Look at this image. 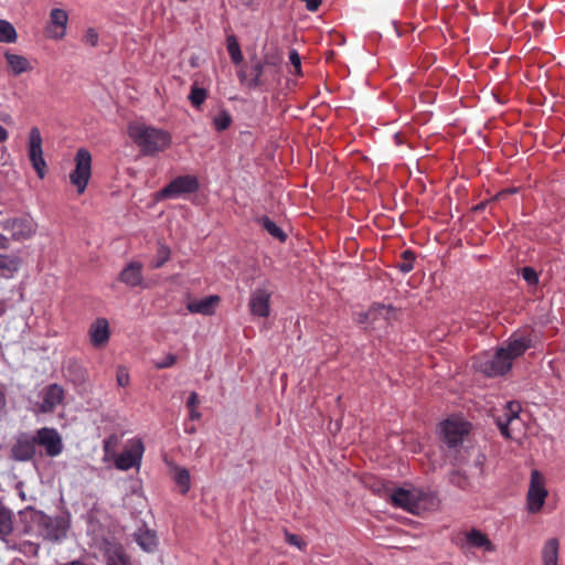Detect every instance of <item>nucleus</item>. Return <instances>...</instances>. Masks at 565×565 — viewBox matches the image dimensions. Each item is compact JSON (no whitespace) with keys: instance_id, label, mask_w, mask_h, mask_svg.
<instances>
[{"instance_id":"obj_9","label":"nucleus","mask_w":565,"mask_h":565,"mask_svg":"<svg viewBox=\"0 0 565 565\" xmlns=\"http://www.w3.org/2000/svg\"><path fill=\"white\" fill-rule=\"evenodd\" d=\"M250 63V67L239 70L237 76L243 85H246L250 89H256L265 84L264 73L269 62L267 60L262 61L255 56L252 58Z\"/></svg>"},{"instance_id":"obj_6","label":"nucleus","mask_w":565,"mask_h":565,"mask_svg":"<svg viewBox=\"0 0 565 565\" xmlns=\"http://www.w3.org/2000/svg\"><path fill=\"white\" fill-rule=\"evenodd\" d=\"M548 491L545 487L544 476L539 470H533L526 493V509L529 513H539L544 507Z\"/></svg>"},{"instance_id":"obj_41","label":"nucleus","mask_w":565,"mask_h":565,"mask_svg":"<svg viewBox=\"0 0 565 565\" xmlns=\"http://www.w3.org/2000/svg\"><path fill=\"white\" fill-rule=\"evenodd\" d=\"M175 362H177V356L172 353H169L168 355H166V358L162 361L156 362L154 366L159 370L168 369V367L173 366L175 364Z\"/></svg>"},{"instance_id":"obj_3","label":"nucleus","mask_w":565,"mask_h":565,"mask_svg":"<svg viewBox=\"0 0 565 565\" xmlns=\"http://www.w3.org/2000/svg\"><path fill=\"white\" fill-rule=\"evenodd\" d=\"M32 522L39 527L40 535L47 541L60 542L66 537L68 524L63 516H50L41 511H35Z\"/></svg>"},{"instance_id":"obj_43","label":"nucleus","mask_w":565,"mask_h":565,"mask_svg":"<svg viewBox=\"0 0 565 565\" xmlns=\"http://www.w3.org/2000/svg\"><path fill=\"white\" fill-rule=\"evenodd\" d=\"M85 41L92 46H96L98 43V34L94 29H88L85 34Z\"/></svg>"},{"instance_id":"obj_48","label":"nucleus","mask_w":565,"mask_h":565,"mask_svg":"<svg viewBox=\"0 0 565 565\" xmlns=\"http://www.w3.org/2000/svg\"><path fill=\"white\" fill-rule=\"evenodd\" d=\"M7 405L6 394L2 390H0V411H2Z\"/></svg>"},{"instance_id":"obj_42","label":"nucleus","mask_w":565,"mask_h":565,"mask_svg":"<svg viewBox=\"0 0 565 565\" xmlns=\"http://www.w3.org/2000/svg\"><path fill=\"white\" fill-rule=\"evenodd\" d=\"M116 377L119 386L125 387L129 384V373L124 366L118 367Z\"/></svg>"},{"instance_id":"obj_21","label":"nucleus","mask_w":565,"mask_h":565,"mask_svg":"<svg viewBox=\"0 0 565 565\" xmlns=\"http://www.w3.org/2000/svg\"><path fill=\"white\" fill-rule=\"evenodd\" d=\"M119 281L129 286V287H138L141 286L143 277H142V264L139 262H130L126 265V267L120 271Z\"/></svg>"},{"instance_id":"obj_49","label":"nucleus","mask_w":565,"mask_h":565,"mask_svg":"<svg viewBox=\"0 0 565 565\" xmlns=\"http://www.w3.org/2000/svg\"><path fill=\"white\" fill-rule=\"evenodd\" d=\"M9 135L7 129H4L2 126H0V142H3L8 139Z\"/></svg>"},{"instance_id":"obj_2","label":"nucleus","mask_w":565,"mask_h":565,"mask_svg":"<svg viewBox=\"0 0 565 565\" xmlns=\"http://www.w3.org/2000/svg\"><path fill=\"white\" fill-rule=\"evenodd\" d=\"M128 135L143 156H154L171 145V135L168 131L145 124H130Z\"/></svg>"},{"instance_id":"obj_33","label":"nucleus","mask_w":565,"mask_h":565,"mask_svg":"<svg viewBox=\"0 0 565 565\" xmlns=\"http://www.w3.org/2000/svg\"><path fill=\"white\" fill-rule=\"evenodd\" d=\"M17 38L18 34L14 26L6 20H0V42L14 43Z\"/></svg>"},{"instance_id":"obj_38","label":"nucleus","mask_w":565,"mask_h":565,"mask_svg":"<svg viewBox=\"0 0 565 565\" xmlns=\"http://www.w3.org/2000/svg\"><path fill=\"white\" fill-rule=\"evenodd\" d=\"M227 51L233 63L239 64L243 61L241 47L234 36L227 39Z\"/></svg>"},{"instance_id":"obj_17","label":"nucleus","mask_w":565,"mask_h":565,"mask_svg":"<svg viewBox=\"0 0 565 565\" xmlns=\"http://www.w3.org/2000/svg\"><path fill=\"white\" fill-rule=\"evenodd\" d=\"M469 431V424L458 419H446L441 424L444 441L449 447H456L462 443L463 436Z\"/></svg>"},{"instance_id":"obj_37","label":"nucleus","mask_w":565,"mask_h":565,"mask_svg":"<svg viewBox=\"0 0 565 565\" xmlns=\"http://www.w3.org/2000/svg\"><path fill=\"white\" fill-rule=\"evenodd\" d=\"M232 124V116L227 110H221L213 119V125L217 131L226 130Z\"/></svg>"},{"instance_id":"obj_46","label":"nucleus","mask_w":565,"mask_h":565,"mask_svg":"<svg viewBox=\"0 0 565 565\" xmlns=\"http://www.w3.org/2000/svg\"><path fill=\"white\" fill-rule=\"evenodd\" d=\"M9 248V238L2 234H0V249Z\"/></svg>"},{"instance_id":"obj_1","label":"nucleus","mask_w":565,"mask_h":565,"mask_svg":"<svg viewBox=\"0 0 565 565\" xmlns=\"http://www.w3.org/2000/svg\"><path fill=\"white\" fill-rule=\"evenodd\" d=\"M391 504L403 509L413 514H419L422 511L431 510L437 507L436 497L422 488L401 487L386 490Z\"/></svg>"},{"instance_id":"obj_34","label":"nucleus","mask_w":565,"mask_h":565,"mask_svg":"<svg viewBox=\"0 0 565 565\" xmlns=\"http://www.w3.org/2000/svg\"><path fill=\"white\" fill-rule=\"evenodd\" d=\"M206 97H207V92L205 88L199 87L196 83H194L191 86V90L189 94V100L194 108L199 109L202 106V104L205 102Z\"/></svg>"},{"instance_id":"obj_10","label":"nucleus","mask_w":565,"mask_h":565,"mask_svg":"<svg viewBox=\"0 0 565 565\" xmlns=\"http://www.w3.org/2000/svg\"><path fill=\"white\" fill-rule=\"evenodd\" d=\"M36 446H41L49 457H57L63 451V440L55 428L42 427L34 435Z\"/></svg>"},{"instance_id":"obj_15","label":"nucleus","mask_w":565,"mask_h":565,"mask_svg":"<svg viewBox=\"0 0 565 565\" xmlns=\"http://www.w3.org/2000/svg\"><path fill=\"white\" fill-rule=\"evenodd\" d=\"M145 451L143 444L140 439L130 441L126 448L116 459L115 467L121 471H127L134 467H139L141 463L142 455Z\"/></svg>"},{"instance_id":"obj_31","label":"nucleus","mask_w":565,"mask_h":565,"mask_svg":"<svg viewBox=\"0 0 565 565\" xmlns=\"http://www.w3.org/2000/svg\"><path fill=\"white\" fill-rule=\"evenodd\" d=\"M257 222L273 237L277 238L280 242L286 241L287 235L285 234V232L274 221H271L268 216H262L257 220Z\"/></svg>"},{"instance_id":"obj_11","label":"nucleus","mask_w":565,"mask_h":565,"mask_svg":"<svg viewBox=\"0 0 565 565\" xmlns=\"http://www.w3.org/2000/svg\"><path fill=\"white\" fill-rule=\"evenodd\" d=\"M273 290L267 286L255 288L249 296L248 307L252 316L268 318L270 315V300Z\"/></svg>"},{"instance_id":"obj_7","label":"nucleus","mask_w":565,"mask_h":565,"mask_svg":"<svg viewBox=\"0 0 565 565\" xmlns=\"http://www.w3.org/2000/svg\"><path fill=\"white\" fill-rule=\"evenodd\" d=\"M199 180L191 174L179 175L158 192V199H177L199 190Z\"/></svg>"},{"instance_id":"obj_12","label":"nucleus","mask_w":565,"mask_h":565,"mask_svg":"<svg viewBox=\"0 0 565 565\" xmlns=\"http://www.w3.org/2000/svg\"><path fill=\"white\" fill-rule=\"evenodd\" d=\"M521 411V404L516 401H511L504 405L502 414L495 417V424L504 438H512V430L514 429V424L520 420L519 414Z\"/></svg>"},{"instance_id":"obj_30","label":"nucleus","mask_w":565,"mask_h":565,"mask_svg":"<svg viewBox=\"0 0 565 565\" xmlns=\"http://www.w3.org/2000/svg\"><path fill=\"white\" fill-rule=\"evenodd\" d=\"M395 315V308L392 306H385L382 303H374L369 311L365 313L366 319L376 320L377 318H383L385 320H390Z\"/></svg>"},{"instance_id":"obj_14","label":"nucleus","mask_w":565,"mask_h":565,"mask_svg":"<svg viewBox=\"0 0 565 565\" xmlns=\"http://www.w3.org/2000/svg\"><path fill=\"white\" fill-rule=\"evenodd\" d=\"M36 454V443L34 435L21 433L15 437L14 444L10 449V457L15 461H30Z\"/></svg>"},{"instance_id":"obj_23","label":"nucleus","mask_w":565,"mask_h":565,"mask_svg":"<svg viewBox=\"0 0 565 565\" xmlns=\"http://www.w3.org/2000/svg\"><path fill=\"white\" fill-rule=\"evenodd\" d=\"M135 541L147 553H152L158 547L157 534L149 529H140L135 533Z\"/></svg>"},{"instance_id":"obj_44","label":"nucleus","mask_w":565,"mask_h":565,"mask_svg":"<svg viewBox=\"0 0 565 565\" xmlns=\"http://www.w3.org/2000/svg\"><path fill=\"white\" fill-rule=\"evenodd\" d=\"M199 395L195 392H192L186 401V407L190 408H196L199 405Z\"/></svg>"},{"instance_id":"obj_52","label":"nucleus","mask_w":565,"mask_h":565,"mask_svg":"<svg viewBox=\"0 0 565 565\" xmlns=\"http://www.w3.org/2000/svg\"><path fill=\"white\" fill-rule=\"evenodd\" d=\"M4 307L3 305L0 302V317L4 313Z\"/></svg>"},{"instance_id":"obj_45","label":"nucleus","mask_w":565,"mask_h":565,"mask_svg":"<svg viewBox=\"0 0 565 565\" xmlns=\"http://www.w3.org/2000/svg\"><path fill=\"white\" fill-rule=\"evenodd\" d=\"M287 542H288L289 544H291V545H295V546L301 547V546H300V540H299V537H298L297 535H295V534H290V535H288V537H287Z\"/></svg>"},{"instance_id":"obj_24","label":"nucleus","mask_w":565,"mask_h":565,"mask_svg":"<svg viewBox=\"0 0 565 565\" xmlns=\"http://www.w3.org/2000/svg\"><path fill=\"white\" fill-rule=\"evenodd\" d=\"M107 565H131L128 554L120 544H109L106 548Z\"/></svg>"},{"instance_id":"obj_47","label":"nucleus","mask_w":565,"mask_h":565,"mask_svg":"<svg viewBox=\"0 0 565 565\" xmlns=\"http://www.w3.org/2000/svg\"><path fill=\"white\" fill-rule=\"evenodd\" d=\"M190 418L196 420L201 418V413L196 408H190Z\"/></svg>"},{"instance_id":"obj_39","label":"nucleus","mask_w":565,"mask_h":565,"mask_svg":"<svg viewBox=\"0 0 565 565\" xmlns=\"http://www.w3.org/2000/svg\"><path fill=\"white\" fill-rule=\"evenodd\" d=\"M289 61L290 64L294 66L295 71L294 73L296 75H301V58L297 50L291 49L289 51Z\"/></svg>"},{"instance_id":"obj_40","label":"nucleus","mask_w":565,"mask_h":565,"mask_svg":"<svg viewBox=\"0 0 565 565\" xmlns=\"http://www.w3.org/2000/svg\"><path fill=\"white\" fill-rule=\"evenodd\" d=\"M522 277L529 285H536L539 282L537 274L531 267H524L522 269Z\"/></svg>"},{"instance_id":"obj_50","label":"nucleus","mask_w":565,"mask_h":565,"mask_svg":"<svg viewBox=\"0 0 565 565\" xmlns=\"http://www.w3.org/2000/svg\"><path fill=\"white\" fill-rule=\"evenodd\" d=\"M23 545L33 548L34 550V554L38 553V550H39V545L38 544H35L33 542H30V541H26V542L23 543Z\"/></svg>"},{"instance_id":"obj_28","label":"nucleus","mask_w":565,"mask_h":565,"mask_svg":"<svg viewBox=\"0 0 565 565\" xmlns=\"http://www.w3.org/2000/svg\"><path fill=\"white\" fill-rule=\"evenodd\" d=\"M21 259L14 255L0 254V277L9 278L19 270Z\"/></svg>"},{"instance_id":"obj_36","label":"nucleus","mask_w":565,"mask_h":565,"mask_svg":"<svg viewBox=\"0 0 565 565\" xmlns=\"http://www.w3.org/2000/svg\"><path fill=\"white\" fill-rule=\"evenodd\" d=\"M170 248L167 245H159L154 259L151 260L150 267L153 269L162 267L170 259Z\"/></svg>"},{"instance_id":"obj_19","label":"nucleus","mask_w":565,"mask_h":565,"mask_svg":"<svg viewBox=\"0 0 565 565\" xmlns=\"http://www.w3.org/2000/svg\"><path fill=\"white\" fill-rule=\"evenodd\" d=\"M68 22V14L63 9H52L50 12V28L47 30L49 36L55 40H61L66 33V25Z\"/></svg>"},{"instance_id":"obj_25","label":"nucleus","mask_w":565,"mask_h":565,"mask_svg":"<svg viewBox=\"0 0 565 565\" xmlns=\"http://www.w3.org/2000/svg\"><path fill=\"white\" fill-rule=\"evenodd\" d=\"M466 542L471 547L483 548L484 551L488 552H493L495 550L494 545L489 540V537L477 529H472L471 531L466 533Z\"/></svg>"},{"instance_id":"obj_51","label":"nucleus","mask_w":565,"mask_h":565,"mask_svg":"<svg viewBox=\"0 0 565 565\" xmlns=\"http://www.w3.org/2000/svg\"><path fill=\"white\" fill-rule=\"evenodd\" d=\"M109 444H110V439H107V440L104 441V449H105L106 452L109 451Z\"/></svg>"},{"instance_id":"obj_29","label":"nucleus","mask_w":565,"mask_h":565,"mask_svg":"<svg viewBox=\"0 0 565 565\" xmlns=\"http://www.w3.org/2000/svg\"><path fill=\"white\" fill-rule=\"evenodd\" d=\"M13 532V513L9 508L0 512V541L8 543V537Z\"/></svg>"},{"instance_id":"obj_53","label":"nucleus","mask_w":565,"mask_h":565,"mask_svg":"<svg viewBox=\"0 0 565 565\" xmlns=\"http://www.w3.org/2000/svg\"><path fill=\"white\" fill-rule=\"evenodd\" d=\"M483 206H484V204H479V205H477V206L475 207V210H476V211L482 210V209H483Z\"/></svg>"},{"instance_id":"obj_22","label":"nucleus","mask_w":565,"mask_h":565,"mask_svg":"<svg viewBox=\"0 0 565 565\" xmlns=\"http://www.w3.org/2000/svg\"><path fill=\"white\" fill-rule=\"evenodd\" d=\"M220 302L218 296H209L201 300L190 301L186 305V309L191 313H200L204 316H210L214 312L215 306Z\"/></svg>"},{"instance_id":"obj_32","label":"nucleus","mask_w":565,"mask_h":565,"mask_svg":"<svg viewBox=\"0 0 565 565\" xmlns=\"http://www.w3.org/2000/svg\"><path fill=\"white\" fill-rule=\"evenodd\" d=\"M173 479L182 494H185L189 492L191 483H190V473H189L188 469H185L183 467H175V473H174Z\"/></svg>"},{"instance_id":"obj_4","label":"nucleus","mask_w":565,"mask_h":565,"mask_svg":"<svg viewBox=\"0 0 565 565\" xmlns=\"http://www.w3.org/2000/svg\"><path fill=\"white\" fill-rule=\"evenodd\" d=\"M476 367L487 376L504 375L512 367L511 358L505 350L500 348L493 354L486 353L481 355L476 363Z\"/></svg>"},{"instance_id":"obj_26","label":"nucleus","mask_w":565,"mask_h":565,"mask_svg":"<svg viewBox=\"0 0 565 565\" xmlns=\"http://www.w3.org/2000/svg\"><path fill=\"white\" fill-rule=\"evenodd\" d=\"M559 541L555 537L548 539L542 548V565H558Z\"/></svg>"},{"instance_id":"obj_8","label":"nucleus","mask_w":565,"mask_h":565,"mask_svg":"<svg viewBox=\"0 0 565 565\" xmlns=\"http://www.w3.org/2000/svg\"><path fill=\"white\" fill-rule=\"evenodd\" d=\"M28 154L38 177L43 179L46 173V162L43 158L42 136L38 127H32L29 132Z\"/></svg>"},{"instance_id":"obj_5","label":"nucleus","mask_w":565,"mask_h":565,"mask_svg":"<svg viewBox=\"0 0 565 565\" xmlns=\"http://www.w3.org/2000/svg\"><path fill=\"white\" fill-rule=\"evenodd\" d=\"M75 169L70 173L71 183L76 186L77 193L85 192L92 177V154L85 148H79L74 158Z\"/></svg>"},{"instance_id":"obj_13","label":"nucleus","mask_w":565,"mask_h":565,"mask_svg":"<svg viewBox=\"0 0 565 565\" xmlns=\"http://www.w3.org/2000/svg\"><path fill=\"white\" fill-rule=\"evenodd\" d=\"M0 228L11 233L14 241L30 238L35 233V224L31 217L22 216L0 222Z\"/></svg>"},{"instance_id":"obj_27","label":"nucleus","mask_w":565,"mask_h":565,"mask_svg":"<svg viewBox=\"0 0 565 565\" xmlns=\"http://www.w3.org/2000/svg\"><path fill=\"white\" fill-rule=\"evenodd\" d=\"M4 57L9 67L11 68L12 74L15 76L32 70L28 58L22 55L7 52Z\"/></svg>"},{"instance_id":"obj_35","label":"nucleus","mask_w":565,"mask_h":565,"mask_svg":"<svg viewBox=\"0 0 565 565\" xmlns=\"http://www.w3.org/2000/svg\"><path fill=\"white\" fill-rule=\"evenodd\" d=\"M415 254L411 249H405L401 254V262L397 263L396 267L404 274L409 273L414 269Z\"/></svg>"},{"instance_id":"obj_16","label":"nucleus","mask_w":565,"mask_h":565,"mask_svg":"<svg viewBox=\"0 0 565 565\" xmlns=\"http://www.w3.org/2000/svg\"><path fill=\"white\" fill-rule=\"evenodd\" d=\"M535 334L531 331H521L514 332L508 340V344L503 348L511 358V362L513 360L521 356L526 350L534 347Z\"/></svg>"},{"instance_id":"obj_20","label":"nucleus","mask_w":565,"mask_h":565,"mask_svg":"<svg viewBox=\"0 0 565 565\" xmlns=\"http://www.w3.org/2000/svg\"><path fill=\"white\" fill-rule=\"evenodd\" d=\"M65 392L63 387L56 383L50 384L44 390L41 411L43 413L53 412L54 408L64 401Z\"/></svg>"},{"instance_id":"obj_18","label":"nucleus","mask_w":565,"mask_h":565,"mask_svg":"<svg viewBox=\"0 0 565 565\" xmlns=\"http://www.w3.org/2000/svg\"><path fill=\"white\" fill-rule=\"evenodd\" d=\"M89 341L94 348H103L110 338L109 323L106 318H97L88 329Z\"/></svg>"}]
</instances>
